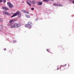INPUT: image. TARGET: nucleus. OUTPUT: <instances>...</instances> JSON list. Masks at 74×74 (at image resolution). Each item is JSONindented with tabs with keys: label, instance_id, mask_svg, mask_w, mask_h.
Segmentation results:
<instances>
[{
	"label": "nucleus",
	"instance_id": "f3484780",
	"mask_svg": "<svg viewBox=\"0 0 74 74\" xmlns=\"http://www.w3.org/2000/svg\"><path fill=\"white\" fill-rule=\"evenodd\" d=\"M3 1L4 3H5V2H6V0H3Z\"/></svg>",
	"mask_w": 74,
	"mask_h": 74
},
{
	"label": "nucleus",
	"instance_id": "412c9836",
	"mask_svg": "<svg viewBox=\"0 0 74 74\" xmlns=\"http://www.w3.org/2000/svg\"><path fill=\"white\" fill-rule=\"evenodd\" d=\"M3 13L4 14H5V11H3Z\"/></svg>",
	"mask_w": 74,
	"mask_h": 74
},
{
	"label": "nucleus",
	"instance_id": "b1692460",
	"mask_svg": "<svg viewBox=\"0 0 74 74\" xmlns=\"http://www.w3.org/2000/svg\"><path fill=\"white\" fill-rule=\"evenodd\" d=\"M73 3V4H74V1H73L72 2Z\"/></svg>",
	"mask_w": 74,
	"mask_h": 74
},
{
	"label": "nucleus",
	"instance_id": "393cba45",
	"mask_svg": "<svg viewBox=\"0 0 74 74\" xmlns=\"http://www.w3.org/2000/svg\"><path fill=\"white\" fill-rule=\"evenodd\" d=\"M5 50H6V49L5 48V49H4V51H5Z\"/></svg>",
	"mask_w": 74,
	"mask_h": 74
},
{
	"label": "nucleus",
	"instance_id": "ddd939ff",
	"mask_svg": "<svg viewBox=\"0 0 74 74\" xmlns=\"http://www.w3.org/2000/svg\"><path fill=\"white\" fill-rule=\"evenodd\" d=\"M3 20L2 18H0V22H3Z\"/></svg>",
	"mask_w": 74,
	"mask_h": 74
},
{
	"label": "nucleus",
	"instance_id": "f03ea898",
	"mask_svg": "<svg viewBox=\"0 0 74 74\" xmlns=\"http://www.w3.org/2000/svg\"><path fill=\"white\" fill-rule=\"evenodd\" d=\"M16 15H18V16L19 18L21 17V12L20 11H18L16 13H14V14L11 16V18H13V17H14V16H16Z\"/></svg>",
	"mask_w": 74,
	"mask_h": 74
},
{
	"label": "nucleus",
	"instance_id": "6ab92c4d",
	"mask_svg": "<svg viewBox=\"0 0 74 74\" xmlns=\"http://www.w3.org/2000/svg\"><path fill=\"white\" fill-rule=\"evenodd\" d=\"M2 27H0V31H1V30H2Z\"/></svg>",
	"mask_w": 74,
	"mask_h": 74
},
{
	"label": "nucleus",
	"instance_id": "39448f33",
	"mask_svg": "<svg viewBox=\"0 0 74 74\" xmlns=\"http://www.w3.org/2000/svg\"><path fill=\"white\" fill-rule=\"evenodd\" d=\"M27 0V4H28L29 5L31 6V5H31V4L29 3H32V1H31V0Z\"/></svg>",
	"mask_w": 74,
	"mask_h": 74
},
{
	"label": "nucleus",
	"instance_id": "9b49d317",
	"mask_svg": "<svg viewBox=\"0 0 74 74\" xmlns=\"http://www.w3.org/2000/svg\"><path fill=\"white\" fill-rule=\"evenodd\" d=\"M38 5H42V3L41 2H40L38 3Z\"/></svg>",
	"mask_w": 74,
	"mask_h": 74
},
{
	"label": "nucleus",
	"instance_id": "f8f14e48",
	"mask_svg": "<svg viewBox=\"0 0 74 74\" xmlns=\"http://www.w3.org/2000/svg\"><path fill=\"white\" fill-rule=\"evenodd\" d=\"M26 16L27 18H29L30 17V16H29V15H26Z\"/></svg>",
	"mask_w": 74,
	"mask_h": 74
},
{
	"label": "nucleus",
	"instance_id": "a878e982",
	"mask_svg": "<svg viewBox=\"0 0 74 74\" xmlns=\"http://www.w3.org/2000/svg\"><path fill=\"white\" fill-rule=\"evenodd\" d=\"M47 51H48V52H49V51L48 50H47Z\"/></svg>",
	"mask_w": 74,
	"mask_h": 74
},
{
	"label": "nucleus",
	"instance_id": "dca6fc26",
	"mask_svg": "<svg viewBox=\"0 0 74 74\" xmlns=\"http://www.w3.org/2000/svg\"><path fill=\"white\" fill-rule=\"evenodd\" d=\"M34 8H31V10H34Z\"/></svg>",
	"mask_w": 74,
	"mask_h": 74
},
{
	"label": "nucleus",
	"instance_id": "20e7f679",
	"mask_svg": "<svg viewBox=\"0 0 74 74\" xmlns=\"http://www.w3.org/2000/svg\"><path fill=\"white\" fill-rule=\"evenodd\" d=\"M14 28H17L21 26V24L20 23H15L14 24Z\"/></svg>",
	"mask_w": 74,
	"mask_h": 74
},
{
	"label": "nucleus",
	"instance_id": "aec40b11",
	"mask_svg": "<svg viewBox=\"0 0 74 74\" xmlns=\"http://www.w3.org/2000/svg\"><path fill=\"white\" fill-rule=\"evenodd\" d=\"M16 40H14L13 41L14 43H15L16 42Z\"/></svg>",
	"mask_w": 74,
	"mask_h": 74
},
{
	"label": "nucleus",
	"instance_id": "0eeeda50",
	"mask_svg": "<svg viewBox=\"0 0 74 74\" xmlns=\"http://www.w3.org/2000/svg\"><path fill=\"white\" fill-rule=\"evenodd\" d=\"M2 8L4 10H5V11H7V10H9V9H8V8L5 7H3Z\"/></svg>",
	"mask_w": 74,
	"mask_h": 74
},
{
	"label": "nucleus",
	"instance_id": "bb28decb",
	"mask_svg": "<svg viewBox=\"0 0 74 74\" xmlns=\"http://www.w3.org/2000/svg\"><path fill=\"white\" fill-rule=\"evenodd\" d=\"M22 3H24V1H23Z\"/></svg>",
	"mask_w": 74,
	"mask_h": 74
},
{
	"label": "nucleus",
	"instance_id": "7ed1b4c3",
	"mask_svg": "<svg viewBox=\"0 0 74 74\" xmlns=\"http://www.w3.org/2000/svg\"><path fill=\"white\" fill-rule=\"evenodd\" d=\"M32 24V23L31 21H29L28 22V24L25 25V26L26 27H29L31 28L32 27L31 25Z\"/></svg>",
	"mask_w": 74,
	"mask_h": 74
},
{
	"label": "nucleus",
	"instance_id": "9d476101",
	"mask_svg": "<svg viewBox=\"0 0 74 74\" xmlns=\"http://www.w3.org/2000/svg\"><path fill=\"white\" fill-rule=\"evenodd\" d=\"M9 6L10 8H12L14 7L13 5L11 3L9 5Z\"/></svg>",
	"mask_w": 74,
	"mask_h": 74
},
{
	"label": "nucleus",
	"instance_id": "1a4fd4ad",
	"mask_svg": "<svg viewBox=\"0 0 74 74\" xmlns=\"http://www.w3.org/2000/svg\"><path fill=\"white\" fill-rule=\"evenodd\" d=\"M5 15H9V16L11 15V14L7 12H5Z\"/></svg>",
	"mask_w": 74,
	"mask_h": 74
},
{
	"label": "nucleus",
	"instance_id": "2eb2a0df",
	"mask_svg": "<svg viewBox=\"0 0 74 74\" xmlns=\"http://www.w3.org/2000/svg\"><path fill=\"white\" fill-rule=\"evenodd\" d=\"M32 3L33 4H34L35 3V1H32Z\"/></svg>",
	"mask_w": 74,
	"mask_h": 74
},
{
	"label": "nucleus",
	"instance_id": "4468645a",
	"mask_svg": "<svg viewBox=\"0 0 74 74\" xmlns=\"http://www.w3.org/2000/svg\"><path fill=\"white\" fill-rule=\"evenodd\" d=\"M7 4H8V5H9L11 4V3H10V2H8Z\"/></svg>",
	"mask_w": 74,
	"mask_h": 74
},
{
	"label": "nucleus",
	"instance_id": "6e6552de",
	"mask_svg": "<svg viewBox=\"0 0 74 74\" xmlns=\"http://www.w3.org/2000/svg\"><path fill=\"white\" fill-rule=\"evenodd\" d=\"M23 12H25V13H26V14H29V12H27V11L25 10H23Z\"/></svg>",
	"mask_w": 74,
	"mask_h": 74
},
{
	"label": "nucleus",
	"instance_id": "4be33fe9",
	"mask_svg": "<svg viewBox=\"0 0 74 74\" xmlns=\"http://www.w3.org/2000/svg\"><path fill=\"white\" fill-rule=\"evenodd\" d=\"M1 2H3V0H0Z\"/></svg>",
	"mask_w": 74,
	"mask_h": 74
},
{
	"label": "nucleus",
	"instance_id": "a211bd4d",
	"mask_svg": "<svg viewBox=\"0 0 74 74\" xmlns=\"http://www.w3.org/2000/svg\"><path fill=\"white\" fill-rule=\"evenodd\" d=\"M3 25H2V24L1 25H0V27H3Z\"/></svg>",
	"mask_w": 74,
	"mask_h": 74
},
{
	"label": "nucleus",
	"instance_id": "423d86ee",
	"mask_svg": "<svg viewBox=\"0 0 74 74\" xmlns=\"http://www.w3.org/2000/svg\"><path fill=\"white\" fill-rule=\"evenodd\" d=\"M53 5H55V6H60V7H62V6H63V5H61L60 4H56V3H54L53 4Z\"/></svg>",
	"mask_w": 74,
	"mask_h": 74
},
{
	"label": "nucleus",
	"instance_id": "f257e3e1",
	"mask_svg": "<svg viewBox=\"0 0 74 74\" xmlns=\"http://www.w3.org/2000/svg\"><path fill=\"white\" fill-rule=\"evenodd\" d=\"M17 20L16 19L11 20L9 21V22L10 23V24H8V26H10L11 28H14V24L12 23V22L15 21H16Z\"/></svg>",
	"mask_w": 74,
	"mask_h": 74
},
{
	"label": "nucleus",
	"instance_id": "5701e85b",
	"mask_svg": "<svg viewBox=\"0 0 74 74\" xmlns=\"http://www.w3.org/2000/svg\"><path fill=\"white\" fill-rule=\"evenodd\" d=\"M47 1L48 0H44V1Z\"/></svg>",
	"mask_w": 74,
	"mask_h": 74
}]
</instances>
